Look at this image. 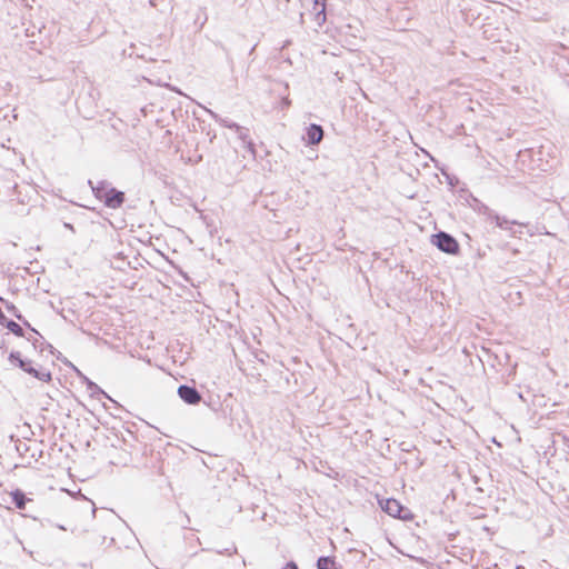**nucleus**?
Returning <instances> with one entry per match:
<instances>
[{
	"label": "nucleus",
	"mask_w": 569,
	"mask_h": 569,
	"mask_svg": "<svg viewBox=\"0 0 569 569\" xmlns=\"http://www.w3.org/2000/svg\"><path fill=\"white\" fill-rule=\"evenodd\" d=\"M432 243L446 253H456L459 250L457 240L447 232L440 231L432 236Z\"/></svg>",
	"instance_id": "nucleus-2"
},
{
	"label": "nucleus",
	"mask_w": 569,
	"mask_h": 569,
	"mask_svg": "<svg viewBox=\"0 0 569 569\" xmlns=\"http://www.w3.org/2000/svg\"><path fill=\"white\" fill-rule=\"evenodd\" d=\"M77 372H78V376L86 383L87 390L90 392L91 397L99 398V396H103L104 398L111 399L97 383L91 381L88 377L82 375L79 370H77Z\"/></svg>",
	"instance_id": "nucleus-7"
},
{
	"label": "nucleus",
	"mask_w": 569,
	"mask_h": 569,
	"mask_svg": "<svg viewBox=\"0 0 569 569\" xmlns=\"http://www.w3.org/2000/svg\"><path fill=\"white\" fill-rule=\"evenodd\" d=\"M318 569H342V567L330 557H320L317 561Z\"/></svg>",
	"instance_id": "nucleus-9"
},
{
	"label": "nucleus",
	"mask_w": 569,
	"mask_h": 569,
	"mask_svg": "<svg viewBox=\"0 0 569 569\" xmlns=\"http://www.w3.org/2000/svg\"><path fill=\"white\" fill-rule=\"evenodd\" d=\"M9 361L40 381L48 382L51 380L50 371L43 368L37 369L32 361L22 359L18 351L10 352Z\"/></svg>",
	"instance_id": "nucleus-1"
},
{
	"label": "nucleus",
	"mask_w": 569,
	"mask_h": 569,
	"mask_svg": "<svg viewBox=\"0 0 569 569\" xmlns=\"http://www.w3.org/2000/svg\"><path fill=\"white\" fill-rule=\"evenodd\" d=\"M323 138V129L319 124H310L307 128V143L310 146L318 144Z\"/></svg>",
	"instance_id": "nucleus-6"
},
{
	"label": "nucleus",
	"mask_w": 569,
	"mask_h": 569,
	"mask_svg": "<svg viewBox=\"0 0 569 569\" xmlns=\"http://www.w3.org/2000/svg\"><path fill=\"white\" fill-rule=\"evenodd\" d=\"M12 502L14 503L16 508L22 510L26 508L27 498L24 493L20 490H16L11 493Z\"/></svg>",
	"instance_id": "nucleus-10"
},
{
	"label": "nucleus",
	"mask_w": 569,
	"mask_h": 569,
	"mask_svg": "<svg viewBox=\"0 0 569 569\" xmlns=\"http://www.w3.org/2000/svg\"><path fill=\"white\" fill-rule=\"evenodd\" d=\"M283 569H298V566L293 561H290L284 566Z\"/></svg>",
	"instance_id": "nucleus-15"
},
{
	"label": "nucleus",
	"mask_w": 569,
	"mask_h": 569,
	"mask_svg": "<svg viewBox=\"0 0 569 569\" xmlns=\"http://www.w3.org/2000/svg\"><path fill=\"white\" fill-rule=\"evenodd\" d=\"M100 192H102V190H100L99 188H97V196H98L99 198H101V197H102Z\"/></svg>",
	"instance_id": "nucleus-17"
},
{
	"label": "nucleus",
	"mask_w": 569,
	"mask_h": 569,
	"mask_svg": "<svg viewBox=\"0 0 569 569\" xmlns=\"http://www.w3.org/2000/svg\"><path fill=\"white\" fill-rule=\"evenodd\" d=\"M516 569H525L522 566H517Z\"/></svg>",
	"instance_id": "nucleus-18"
},
{
	"label": "nucleus",
	"mask_w": 569,
	"mask_h": 569,
	"mask_svg": "<svg viewBox=\"0 0 569 569\" xmlns=\"http://www.w3.org/2000/svg\"><path fill=\"white\" fill-rule=\"evenodd\" d=\"M236 133L238 139L242 141L243 147L247 148L248 151H250L252 154H254V147L251 139L249 138V130L240 126L237 127Z\"/></svg>",
	"instance_id": "nucleus-8"
},
{
	"label": "nucleus",
	"mask_w": 569,
	"mask_h": 569,
	"mask_svg": "<svg viewBox=\"0 0 569 569\" xmlns=\"http://www.w3.org/2000/svg\"><path fill=\"white\" fill-rule=\"evenodd\" d=\"M380 505L381 508L391 517L406 520L411 516L409 509L403 508L402 505L396 499H386L385 501H381Z\"/></svg>",
	"instance_id": "nucleus-3"
},
{
	"label": "nucleus",
	"mask_w": 569,
	"mask_h": 569,
	"mask_svg": "<svg viewBox=\"0 0 569 569\" xmlns=\"http://www.w3.org/2000/svg\"><path fill=\"white\" fill-rule=\"evenodd\" d=\"M2 326H6V328L8 330H10L12 333H14L18 337L23 336V330H22L21 326L18 325L17 322H14L13 320H8L6 318V321Z\"/></svg>",
	"instance_id": "nucleus-13"
},
{
	"label": "nucleus",
	"mask_w": 569,
	"mask_h": 569,
	"mask_svg": "<svg viewBox=\"0 0 569 569\" xmlns=\"http://www.w3.org/2000/svg\"><path fill=\"white\" fill-rule=\"evenodd\" d=\"M204 110L217 121L219 122L220 124H222L223 127L226 128H230V129H234L237 130V127H240L239 124H237L236 122H232V121H228L226 119H222L220 118L216 112H213L212 110L208 109V108H204Z\"/></svg>",
	"instance_id": "nucleus-11"
},
{
	"label": "nucleus",
	"mask_w": 569,
	"mask_h": 569,
	"mask_svg": "<svg viewBox=\"0 0 569 569\" xmlns=\"http://www.w3.org/2000/svg\"><path fill=\"white\" fill-rule=\"evenodd\" d=\"M6 306H7L8 311H10L16 318H18L19 320L22 319V316L18 312V309L16 308L14 305L7 302Z\"/></svg>",
	"instance_id": "nucleus-14"
},
{
	"label": "nucleus",
	"mask_w": 569,
	"mask_h": 569,
	"mask_svg": "<svg viewBox=\"0 0 569 569\" xmlns=\"http://www.w3.org/2000/svg\"><path fill=\"white\" fill-rule=\"evenodd\" d=\"M496 223L500 229L512 231V226L522 227L521 223H518L516 221H509L506 218L496 217Z\"/></svg>",
	"instance_id": "nucleus-12"
},
{
	"label": "nucleus",
	"mask_w": 569,
	"mask_h": 569,
	"mask_svg": "<svg viewBox=\"0 0 569 569\" xmlns=\"http://www.w3.org/2000/svg\"><path fill=\"white\" fill-rule=\"evenodd\" d=\"M104 204L109 208L116 209L121 207L124 201V193L113 188L104 191Z\"/></svg>",
	"instance_id": "nucleus-5"
},
{
	"label": "nucleus",
	"mask_w": 569,
	"mask_h": 569,
	"mask_svg": "<svg viewBox=\"0 0 569 569\" xmlns=\"http://www.w3.org/2000/svg\"><path fill=\"white\" fill-rule=\"evenodd\" d=\"M207 136L209 137L210 141H212L216 138V133L211 131H208Z\"/></svg>",
	"instance_id": "nucleus-16"
},
{
	"label": "nucleus",
	"mask_w": 569,
	"mask_h": 569,
	"mask_svg": "<svg viewBox=\"0 0 569 569\" xmlns=\"http://www.w3.org/2000/svg\"><path fill=\"white\" fill-rule=\"evenodd\" d=\"M179 397L188 405H197L201 400V395L194 387L182 385L178 388Z\"/></svg>",
	"instance_id": "nucleus-4"
}]
</instances>
